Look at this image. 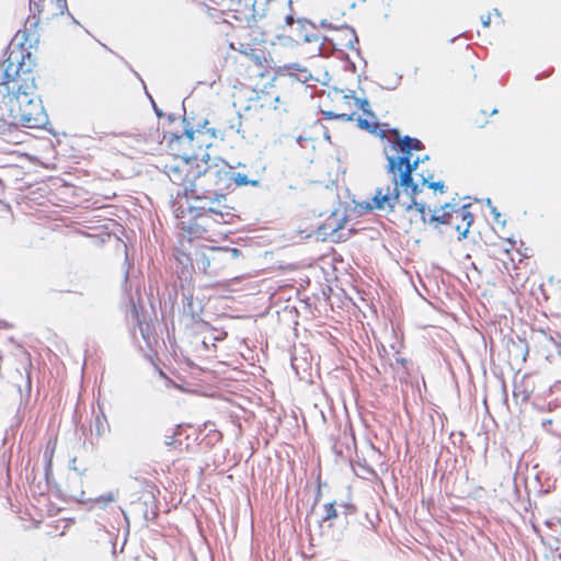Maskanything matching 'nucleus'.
I'll return each mask as SVG.
<instances>
[{
  "label": "nucleus",
  "mask_w": 561,
  "mask_h": 561,
  "mask_svg": "<svg viewBox=\"0 0 561 561\" xmlns=\"http://www.w3.org/2000/svg\"><path fill=\"white\" fill-rule=\"evenodd\" d=\"M51 478H53L51 460L48 459L47 463H45V480H46L47 484L50 483Z\"/></svg>",
  "instance_id": "obj_44"
},
{
  "label": "nucleus",
  "mask_w": 561,
  "mask_h": 561,
  "mask_svg": "<svg viewBox=\"0 0 561 561\" xmlns=\"http://www.w3.org/2000/svg\"><path fill=\"white\" fill-rule=\"evenodd\" d=\"M99 408H101L99 405ZM93 430L95 432V435L98 437L103 436L105 433L110 432V424L107 422V417L102 409H100V413L95 415L94 422H93Z\"/></svg>",
  "instance_id": "obj_24"
},
{
  "label": "nucleus",
  "mask_w": 561,
  "mask_h": 561,
  "mask_svg": "<svg viewBox=\"0 0 561 561\" xmlns=\"http://www.w3.org/2000/svg\"><path fill=\"white\" fill-rule=\"evenodd\" d=\"M396 363L401 366H405L408 364V359L403 358V357H398V358H396Z\"/></svg>",
  "instance_id": "obj_59"
},
{
  "label": "nucleus",
  "mask_w": 561,
  "mask_h": 561,
  "mask_svg": "<svg viewBox=\"0 0 561 561\" xmlns=\"http://www.w3.org/2000/svg\"><path fill=\"white\" fill-rule=\"evenodd\" d=\"M195 266L205 275L216 276L215 273H213V266L208 256L207 247H204L195 253Z\"/></svg>",
  "instance_id": "obj_20"
},
{
  "label": "nucleus",
  "mask_w": 561,
  "mask_h": 561,
  "mask_svg": "<svg viewBox=\"0 0 561 561\" xmlns=\"http://www.w3.org/2000/svg\"><path fill=\"white\" fill-rule=\"evenodd\" d=\"M218 192L208 183L204 182L202 179L195 180L194 178H188L187 184H185V188L183 190V195L187 201L192 203L188 206H197L202 203L201 199H207L213 194H217Z\"/></svg>",
  "instance_id": "obj_9"
},
{
  "label": "nucleus",
  "mask_w": 561,
  "mask_h": 561,
  "mask_svg": "<svg viewBox=\"0 0 561 561\" xmlns=\"http://www.w3.org/2000/svg\"><path fill=\"white\" fill-rule=\"evenodd\" d=\"M388 128H389V124H387V123L378 124V129H376L375 133H371V134L379 137L380 139H385L386 131H388Z\"/></svg>",
  "instance_id": "obj_40"
},
{
  "label": "nucleus",
  "mask_w": 561,
  "mask_h": 561,
  "mask_svg": "<svg viewBox=\"0 0 561 561\" xmlns=\"http://www.w3.org/2000/svg\"><path fill=\"white\" fill-rule=\"evenodd\" d=\"M470 204H465L462 206H458V204L455 202V198H453L451 202H447L439 206L437 209L438 213L448 214L449 216H454L455 219H460L461 222H465V227H462L461 224L455 225V231L458 232V240H463L467 238L469 233V229L473 224V215L470 213Z\"/></svg>",
  "instance_id": "obj_7"
},
{
  "label": "nucleus",
  "mask_w": 561,
  "mask_h": 561,
  "mask_svg": "<svg viewBox=\"0 0 561 561\" xmlns=\"http://www.w3.org/2000/svg\"><path fill=\"white\" fill-rule=\"evenodd\" d=\"M128 320L138 328L141 337L146 345L151 348L152 344L157 342L154 324L152 321H147L140 313L138 307L131 302V309L128 313Z\"/></svg>",
  "instance_id": "obj_12"
},
{
  "label": "nucleus",
  "mask_w": 561,
  "mask_h": 561,
  "mask_svg": "<svg viewBox=\"0 0 561 561\" xmlns=\"http://www.w3.org/2000/svg\"><path fill=\"white\" fill-rule=\"evenodd\" d=\"M391 183L393 184L392 188L390 185H387L386 188L377 187L370 201L360 202L357 206L365 213L375 209H387L388 213H392L396 207L403 202L401 199V193L409 195V201L416 199L417 195L422 193V183L415 182L411 173L392 176Z\"/></svg>",
  "instance_id": "obj_2"
},
{
  "label": "nucleus",
  "mask_w": 561,
  "mask_h": 561,
  "mask_svg": "<svg viewBox=\"0 0 561 561\" xmlns=\"http://www.w3.org/2000/svg\"><path fill=\"white\" fill-rule=\"evenodd\" d=\"M355 105L358 106L362 112L368 117L376 118V114L370 110L369 102L367 98H357L355 99Z\"/></svg>",
  "instance_id": "obj_31"
},
{
  "label": "nucleus",
  "mask_w": 561,
  "mask_h": 561,
  "mask_svg": "<svg viewBox=\"0 0 561 561\" xmlns=\"http://www.w3.org/2000/svg\"><path fill=\"white\" fill-rule=\"evenodd\" d=\"M423 185L433 190L434 193H445L446 191V185H445V182L439 180V181H427L425 179H423Z\"/></svg>",
  "instance_id": "obj_32"
},
{
  "label": "nucleus",
  "mask_w": 561,
  "mask_h": 561,
  "mask_svg": "<svg viewBox=\"0 0 561 561\" xmlns=\"http://www.w3.org/2000/svg\"><path fill=\"white\" fill-rule=\"evenodd\" d=\"M45 0H30V11L35 15L43 12Z\"/></svg>",
  "instance_id": "obj_37"
},
{
  "label": "nucleus",
  "mask_w": 561,
  "mask_h": 561,
  "mask_svg": "<svg viewBox=\"0 0 561 561\" xmlns=\"http://www.w3.org/2000/svg\"><path fill=\"white\" fill-rule=\"evenodd\" d=\"M397 142L402 145L403 147H407L412 152L420 151V150L424 149V145L420 139H417L415 137L408 136V135H405L403 137H399V141H397Z\"/></svg>",
  "instance_id": "obj_27"
},
{
  "label": "nucleus",
  "mask_w": 561,
  "mask_h": 561,
  "mask_svg": "<svg viewBox=\"0 0 561 561\" xmlns=\"http://www.w3.org/2000/svg\"><path fill=\"white\" fill-rule=\"evenodd\" d=\"M388 131H390L392 135H394V137H396V141H399V137H402V136L400 135V131H399V129H398L397 127H393V128H390V127H389V128H388Z\"/></svg>",
  "instance_id": "obj_57"
},
{
  "label": "nucleus",
  "mask_w": 561,
  "mask_h": 561,
  "mask_svg": "<svg viewBox=\"0 0 561 561\" xmlns=\"http://www.w3.org/2000/svg\"><path fill=\"white\" fill-rule=\"evenodd\" d=\"M321 114L324 119H340L344 122H352L354 119L355 113L346 114V113H335L334 111H321Z\"/></svg>",
  "instance_id": "obj_29"
},
{
  "label": "nucleus",
  "mask_w": 561,
  "mask_h": 561,
  "mask_svg": "<svg viewBox=\"0 0 561 561\" xmlns=\"http://www.w3.org/2000/svg\"><path fill=\"white\" fill-rule=\"evenodd\" d=\"M339 513L344 518L346 527L351 530H355L359 526L366 529L374 528V522L369 518L368 514L358 515L356 506L352 503H339Z\"/></svg>",
  "instance_id": "obj_10"
},
{
  "label": "nucleus",
  "mask_w": 561,
  "mask_h": 561,
  "mask_svg": "<svg viewBox=\"0 0 561 561\" xmlns=\"http://www.w3.org/2000/svg\"><path fill=\"white\" fill-rule=\"evenodd\" d=\"M25 55L22 50H10L4 62L3 81L0 82V113H8L9 108L26 107L38 95L35 94L36 84L32 73L35 59L31 53Z\"/></svg>",
  "instance_id": "obj_1"
},
{
  "label": "nucleus",
  "mask_w": 561,
  "mask_h": 561,
  "mask_svg": "<svg viewBox=\"0 0 561 561\" xmlns=\"http://www.w3.org/2000/svg\"><path fill=\"white\" fill-rule=\"evenodd\" d=\"M164 173L169 176L172 183L182 185L183 190L185 188V184H187L188 181V169L185 172L180 165L165 164Z\"/></svg>",
  "instance_id": "obj_19"
},
{
  "label": "nucleus",
  "mask_w": 561,
  "mask_h": 561,
  "mask_svg": "<svg viewBox=\"0 0 561 561\" xmlns=\"http://www.w3.org/2000/svg\"><path fill=\"white\" fill-rule=\"evenodd\" d=\"M168 121L170 123H174L176 121V116L175 114L171 113V114H168Z\"/></svg>",
  "instance_id": "obj_63"
},
{
  "label": "nucleus",
  "mask_w": 561,
  "mask_h": 561,
  "mask_svg": "<svg viewBox=\"0 0 561 561\" xmlns=\"http://www.w3.org/2000/svg\"><path fill=\"white\" fill-rule=\"evenodd\" d=\"M319 38H320V37H319V35H317V34H308V33H306V34L304 35V41H305L306 43L318 42V41H319Z\"/></svg>",
  "instance_id": "obj_46"
},
{
  "label": "nucleus",
  "mask_w": 561,
  "mask_h": 561,
  "mask_svg": "<svg viewBox=\"0 0 561 561\" xmlns=\"http://www.w3.org/2000/svg\"><path fill=\"white\" fill-rule=\"evenodd\" d=\"M214 3L227 8L229 11H233L239 5L240 0H211Z\"/></svg>",
  "instance_id": "obj_38"
},
{
  "label": "nucleus",
  "mask_w": 561,
  "mask_h": 561,
  "mask_svg": "<svg viewBox=\"0 0 561 561\" xmlns=\"http://www.w3.org/2000/svg\"><path fill=\"white\" fill-rule=\"evenodd\" d=\"M182 124L184 126L183 133H172L169 140V148L175 151V153H180L178 147L181 145L184 138H186L190 142H193L195 140V134L197 133L185 114L182 117Z\"/></svg>",
  "instance_id": "obj_14"
},
{
  "label": "nucleus",
  "mask_w": 561,
  "mask_h": 561,
  "mask_svg": "<svg viewBox=\"0 0 561 561\" xmlns=\"http://www.w3.org/2000/svg\"><path fill=\"white\" fill-rule=\"evenodd\" d=\"M323 510L324 515L322 516L320 523L331 522L332 519L340 517L339 504L335 501L324 504Z\"/></svg>",
  "instance_id": "obj_28"
},
{
  "label": "nucleus",
  "mask_w": 561,
  "mask_h": 561,
  "mask_svg": "<svg viewBox=\"0 0 561 561\" xmlns=\"http://www.w3.org/2000/svg\"><path fill=\"white\" fill-rule=\"evenodd\" d=\"M339 31H342L344 33V36L342 38V41H344V46L348 49L355 50L356 54L358 56H360V49L355 47V44L358 43V36H357L354 27H352L347 24H344V25L340 26Z\"/></svg>",
  "instance_id": "obj_21"
},
{
  "label": "nucleus",
  "mask_w": 561,
  "mask_h": 561,
  "mask_svg": "<svg viewBox=\"0 0 561 561\" xmlns=\"http://www.w3.org/2000/svg\"><path fill=\"white\" fill-rule=\"evenodd\" d=\"M332 449H333V451H334V454H335L336 456H342V450H341V449H337V446H336V445H333Z\"/></svg>",
  "instance_id": "obj_64"
},
{
  "label": "nucleus",
  "mask_w": 561,
  "mask_h": 561,
  "mask_svg": "<svg viewBox=\"0 0 561 561\" xmlns=\"http://www.w3.org/2000/svg\"><path fill=\"white\" fill-rule=\"evenodd\" d=\"M146 94L151 103V106H152V110L154 111L157 117L161 118L164 116V113L163 111L157 105V103L154 102L153 98L149 94L148 91H146Z\"/></svg>",
  "instance_id": "obj_42"
},
{
  "label": "nucleus",
  "mask_w": 561,
  "mask_h": 561,
  "mask_svg": "<svg viewBox=\"0 0 561 561\" xmlns=\"http://www.w3.org/2000/svg\"><path fill=\"white\" fill-rule=\"evenodd\" d=\"M320 25L322 27H327V28H330V30H340V26H334L333 24L329 23L327 20H322Z\"/></svg>",
  "instance_id": "obj_50"
},
{
  "label": "nucleus",
  "mask_w": 561,
  "mask_h": 561,
  "mask_svg": "<svg viewBox=\"0 0 561 561\" xmlns=\"http://www.w3.org/2000/svg\"><path fill=\"white\" fill-rule=\"evenodd\" d=\"M331 80V76L328 71H325L322 76V79L314 78V81L321 83L322 85H328L329 81Z\"/></svg>",
  "instance_id": "obj_45"
},
{
  "label": "nucleus",
  "mask_w": 561,
  "mask_h": 561,
  "mask_svg": "<svg viewBox=\"0 0 561 561\" xmlns=\"http://www.w3.org/2000/svg\"><path fill=\"white\" fill-rule=\"evenodd\" d=\"M193 288L188 286L185 287V284L181 283V295L183 298V311L184 313L195 319L202 312V307L194 301V293Z\"/></svg>",
  "instance_id": "obj_15"
},
{
  "label": "nucleus",
  "mask_w": 561,
  "mask_h": 561,
  "mask_svg": "<svg viewBox=\"0 0 561 561\" xmlns=\"http://www.w3.org/2000/svg\"><path fill=\"white\" fill-rule=\"evenodd\" d=\"M355 232L356 231L353 228L347 230V232L343 231V229L342 230L331 229L329 231V225L328 224L321 225L318 228V230H317L318 237H322L323 240H324L325 237L329 236L331 241L335 242V243L347 241Z\"/></svg>",
  "instance_id": "obj_17"
},
{
  "label": "nucleus",
  "mask_w": 561,
  "mask_h": 561,
  "mask_svg": "<svg viewBox=\"0 0 561 561\" xmlns=\"http://www.w3.org/2000/svg\"><path fill=\"white\" fill-rule=\"evenodd\" d=\"M205 133L209 134V136L211 138H216L217 137V130L215 128H207Z\"/></svg>",
  "instance_id": "obj_58"
},
{
  "label": "nucleus",
  "mask_w": 561,
  "mask_h": 561,
  "mask_svg": "<svg viewBox=\"0 0 561 561\" xmlns=\"http://www.w3.org/2000/svg\"><path fill=\"white\" fill-rule=\"evenodd\" d=\"M119 496V490H111L105 494H102L95 499H93V503L98 505L100 508L105 510L110 503L117 501Z\"/></svg>",
  "instance_id": "obj_26"
},
{
  "label": "nucleus",
  "mask_w": 561,
  "mask_h": 561,
  "mask_svg": "<svg viewBox=\"0 0 561 561\" xmlns=\"http://www.w3.org/2000/svg\"><path fill=\"white\" fill-rule=\"evenodd\" d=\"M419 175H420V178H421V182H422V183H423V179H425V180H427V181H432V179H433V176H434V175H433V173H432V172H430V171H427L426 173H425V172H422V173H420Z\"/></svg>",
  "instance_id": "obj_51"
},
{
  "label": "nucleus",
  "mask_w": 561,
  "mask_h": 561,
  "mask_svg": "<svg viewBox=\"0 0 561 561\" xmlns=\"http://www.w3.org/2000/svg\"><path fill=\"white\" fill-rule=\"evenodd\" d=\"M357 126L368 133H375V130L378 129V123L369 122L360 116L357 118Z\"/></svg>",
  "instance_id": "obj_33"
},
{
  "label": "nucleus",
  "mask_w": 561,
  "mask_h": 561,
  "mask_svg": "<svg viewBox=\"0 0 561 561\" xmlns=\"http://www.w3.org/2000/svg\"><path fill=\"white\" fill-rule=\"evenodd\" d=\"M270 0H240L239 5L232 11L233 19L239 22H245L248 26L252 27L260 20L265 18L267 11V4Z\"/></svg>",
  "instance_id": "obj_6"
},
{
  "label": "nucleus",
  "mask_w": 561,
  "mask_h": 561,
  "mask_svg": "<svg viewBox=\"0 0 561 561\" xmlns=\"http://www.w3.org/2000/svg\"><path fill=\"white\" fill-rule=\"evenodd\" d=\"M481 22H482V25L484 27H489L490 26V23H491V18L490 15H482L481 16Z\"/></svg>",
  "instance_id": "obj_53"
},
{
  "label": "nucleus",
  "mask_w": 561,
  "mask_h": 561,
  "mask_svg": "<svg viewBox=\"0 0 561 561\" xmlns=\"http://www.w3.org/2000/svg\"><path fill=\"white\" fill-rule=\"evenodd\" d=\"M229 181H230V186L232 184H234L236 186H245V185L259 186L260 185V180L249 179L248 175L244 173L234 172L233 167H231V165H230Z\"/></svg>",
  "instance_id": "obj_22"
},
{
  "label": "nucleus",
  "mask_w": 561,
  "mask_h": 561,
  "mask_svg": "<svg viewBox=\"0 0 561 561\" xmlns=\"http://www.w3.org/2000/svg\"><path fill=\"white\" fill-rule=\"evenodd\" d=\"M290 77H294L297 81L301 83H307L309 81H314V77L312 73L307 69V72H299V75H295L293 72H289Z\"/></svg>",
  "instance_id": "obj_36"
},
{
  "label": "nucleus",
  "mask_w": 561,
  "mask_h": 561,
  "mask_svg": "<svg viewBox=\"0 0 561 561\" xmlns=\"http://www.w3.org/2000/svg\"><path fill=\"white\" fill-rule=\"evenodd\" d=\"M225 253L227 254V262L231 264L234 260L242 255V252L238 248L222 247Z\"/></svg>",
  "instance_id": "obj_34"
},
{
  "label": "nucleus",
  "mask_w": 561,
  "mask_h": 561,
  "mask_svg": "<svg viewBox=\"0 0 561 561\" xmlns=\"http://www.w3.org/2000/svg\"><path fill=\"white\" fill-rule=\"evenodd\" d=\"M49 123L48 115L38 96L26 107L0 113V135L10 134L16 127L44 128Z\"/></svg>",
  "instance_id": "obj_3"
},
{
  "label": "nucleus",
  "mask_w": 561,
  "mask_h": 561,
  "mask_svg": "<svg viewBox=\"0 0 561 561\" xmlns=\"http://www.w3.org/2000/svg\"><path fill=\"white\" fill-rule=\"evenodd\" d=\"M202 167V170L199 168L195 172V180H204V182L208 183L219 193H225L230 188V165L225 160L211 167Z\"/></svg>",
  "instance_id": "obj_5"
},
{
  "label": "nucleus",
  "mask_w": 561,
  "mask_h": 561,
  "mask_svg": "<svg viewBox=\"0 0 561 561\" xmlns=\"http://www.w3.org/2000/svg\"><path fill=\"white\" fill-rule=\"evenodd\" d=\"M297 23L301 26V28H305V25L310 22L307 21L306 19H298Z\"/></svg>",
  "instance_id": "obj_61"
},
{
  "label": "nucleus",
  "mask_w": 561,
  "mask_h": 561,
  "mask_svg": "<svg viewBox=\"0 0 561 561\" xmlns=\"http://www.w3.org/2000/svg\"><path fill=\"white\" fill-rule=\"evenodd\" d=\"M346 220H347V216L344 215L343 218L339 221V224L333 229L342 230Z\"/></svg>",
  "instance_id": "obj_56"
},
{
  "label": "nucleus",
  "mask_w": 561,
  "mask_h": 561,
  "mask_svg": "<svg viewBox=\"0 0 561 561\" xmlns=\"http://www.w3.org/2000/svg\"><path fill=\"white\" fill-rule=\"evenodd\" d=\"M454 219V216H449L448 214H438V210L435 208L427 221L437 229L439 225L453 226Z\"/></svg>",
  "instance_id": "obj_25"
},
{
  "label": "nucleus",
  "mask_w": 561,
  "mask_h": 561,
  "mask_svg": "<svg viewBox=\"0 0 561 561\" xmlns=\"http://www.w3.org/2000/svg\"><path fill=\"white\" fill-rule=\"evenodd\" d=\"M491 214H492L493 219H494V221H495L496 224H500V225H502V226H505L506 220H505V219H503V220L501 219V218H502V215H501V213L497 210V208H496V207H491Z\"/></svg>",
  "instance_id": "obj_43"
},
{
  "label": "nucleus",
  "mask_w": 561,
  "mask_h": 561,
  "mask_svg": "<svg viewBox=\"0 0 561 561\" xmlns=\"http://www.w3.org/2000/svg\"><path fill=\"white\" fill-rule=\"evenodd\" d=\"M84 495H85L84 491H80L79 495L76 497V501L79 503L93 502V499H85Z\"/></svg>",
  "instance_id": "obj_47"
},
{
  "label": "nucleus",
  "mask_w": 561,
  "mask_h": 561,
  "mask_svg": "<svg viewBox=\"0 0 561 561\" xmlns=\"http://www.w3.org/2000/svg\"><path fill=\"white\" fill-rule=\"evenodd\" d=\"M125 272H124V290L127 291L129 270L133 267V261L129 260L127 251L125 252Z\"/></svg>",
  "instance_id": "obj_35"
},
{
  "label": "nucleus",
  "mask_w": 561,
  "mask_h": 561,
  "mask_svg": "<svg viewBox=\"0 0 561 561\" xmlns=\"http://www.w3.org/2000/svg\"><path fill=\"white\" fill-rule=\"evenodd\" d=\"M343 99L344 100L353 99L355 101V99H357V96H356L354 90H348V92L343 95Z\"/></svg>",
  "instance_id": "obj_55"
},
{
  "label": "nucleus",
  "mask_w": 561,
  "mask_h": 561,
  "mask_svg": "<svg viewBox=\"0 0 561 561\" xmlns=\"http://www.w3.org/2000/svg\"><path fill=\"white\" fill-rule=\"evenodd\" d=\"M75 463H76V458H72L71 463H70V466H69V468H70L71 470L77 471L79 476H83L87 469H83L82 471H79Z\"/></svg>",
  "instance_id": "obj_52"
},
{
  "label": "nucleus",
  "mask_w": 561,
  "mask_h": 561,
  "mask_svg": "<svg viewBox=\"0 0 561 561\" xmlns=\"http://www.w3.org/2000/svg\"><path fill=\"white\" fill-rule=\"evenodd\" d=\"M392 151H396L397 154H389L387 149L385 148V154L387 164L385 167L386 172L392 176L401 175V172L404 171L407 165L411 162L413 152L409 150L407 147L398 144L397 141L392 142L390 146Z\"/></svg>",
  "instance_id": "obj_8"
},
{
  "label": "nucleus",
  "mask_w": 561,
  "mask_h": 561,
  "mask_svg": "<svg viewBox=\"0 0 561 561\" xmlns=\"http://www.w3.org/2000/svg\"><path fill=\"white\" fill-rule=\"evenodd\" d=\"M56 7L57 9L59 10V14L62 15V14H67V15H71V13L69 12L68 10V4H67V0H56Z\"/></svg>",
  "instance_id": "obj_41"
},
{
  "label": "nucleus",
  "mask_w": 561,
  "mask_h": 561,
  "mask_svg": "<svg viewBox=\"0 0 561 561\" xmlns=\"http://www.w3.org/2000/svg\"><path fill=\"white\" fill-rule=\"evenodd\" d=\"M398 206H401L405 211H410L412 209H415L424 224H428V218H426V209L431 210L430 206H427L424 202H419L417 199L409 201V202H402V204H399Z\"/></svg>",
  "instance_id": "obj_23"
},
{
  "label": "nucleus",
  "mask_w": 561,
  "mask_h": 561,
  "mask_svg": "<svg viewBox=\"0 0 561 561\" xmlns=\"http://www.w3.org/2000/svg\"><path fill=\"white\" fill-rule=\"evenodd\" d=\"M340 59L344 60L345 62L351 60L350 55L346 53H341Z\"/></svg>",
  "instance_id": "obj_62"
},
{
  "label": "nucleus",
  "mask_w": 561,
  "mask_h": 561,
  "mask_svg": "<svg viewBox=\"0 0 561 561\" xmlns=\"http://www.w3.org/2000/svg\"><path fill=\"white\" fill-rule=\"evenodd\" d=\"M344 69H345V70H347V71H351V72L355 73V72H356V65H355V62L351 59V60H348V61L346 62V65H345Z\"/></svg>",
  "instance_id": "obj_49"
},
{
  "label": "nucleus",
  "mask_w": 561,
  "mask_h": 561,
  "mask_svg": "<svg viewBox=\"0 0 561 561\" xmlns=\"http://www.w3.org/2000/svg\"><path fill=\"white\" fill-rule=\"evenodd\" d=\"M208 256L213 266V273L218 275L229 264L227 262V254L221 247H207Z\"/></svg>",
  "instance_id": "obj_18"
},
{
  "label": "nucleus",
  "mask_w": 561,
  "mask_h": 561,
  "mask_svg": "<svg viewBox=\"0 0 561 561\" xmlns=\"http://www.w3.org/2000/svg\"><path fill=\"white\" fill-rule=\"evenodd\" d=\"M26 23H30V26L23 30L18 31L13 41H18V48L15 50H22L24 55L30 53L28 50L24 49V46L27 44V49L36 47L39 43V34L37 32L39 18L35 19L33 22H30V20L26 21ZM25 60L27 61V56H25Z\"/></svg>",
  "instance_id": "obj_13"
},
{
  "label": "nucleus",
  "mask_w": 561,
  "mask_h": 561,
  "mask_svg": "<svg viewBox=\"0 0 561 561\" xmlns=\"http://www.w3.org/2000/svg\"><path fill=\"white\" fill-rule=\"evenodd\" d=\"M283 68L285 70H287L288 73L291 72L293 70L297 71V72H300V73L301 72H307V68L301 66L299 62L286 64V65L283 66Z\"/></svg>",
  "instance_id": "obj_39"
},
{
  "label": "nucleus",
  "mask_w": 561,
  "mask_h": 561,
  "mask_svg": "<svg viewBox=\"0 0 561 561\" xmlns=\"http://www.w3.org/2000/svg\"><path fill=\"white\" fill-rule=\"evenodd\" d=\"M181 159L184 164L188 167V178H194L195 172L204 167H211L213 164H217L222 161L219 157H211L207 151L203 153L193 152V153H174V159Z\"/></svg>",
  "instance_id": "obj_11"
},
{
  "label": "nucleus",
  "mask_w": 561,
  "mask_h": 561,
  "mask_svg": "<svg viewBox=\"0 0 561 561\" xmlns=\"http://www.w3.org/2000/svg\"><path fill=\"white\" fill-rule=\"evenodd\" d=\"M285 22L287 25H291L294 22H295V19L291 14H288L286 18H285Z\"/></svg>",
  "instance_id": "obj_60"
},
{
  "label": "nucleus",
  "mask_w": 561,
  "mask_h": 561,
  "mask_svg": "<svg viewBox=\"0 0 561 561\" xmlns=\"http://www.w3.org/2000/svg\"><path fill=\"white\" fill-rule=\"evenodd\" d=\"M53 453H54V448L51 450H49V448L47 447L45 453H44V459H45V462L47 463L48 459L51 460L53 458Z\"/></svg>",
  "instance_id": "obj_54"
},
{
  "label": "nucleus",
  "mask_w": 561,
  "mask_h": 561,
  "mask_svg": "<svg viewBox=\"0 0 561 561\" xmlns=\"http://www.w3.org/2000/svg\"><path fill=\"white\" fill-rule=\"evenodd\" d=\"M197 206H188V213L195 218H213L217 224H229L234 217L232 206H229L226 193L213 194L207 199H201Z\"/></svg>",
  "instance_id": "obj_4"
},
{
  "label": "nucleus",
  "mask_w": 561,
  "mask_h": 561,
  "mask_svg": "<svg viewBox=\"0 0 561 561\" xmlns=\"http://www.w3.org/2000/svg\"><path fill=\"white\" fill-rule=\"evenodd\" d=\"M207 124H208V121L204 119L203 122L197 123L196 127H194V128L198 134H203L204 133L203 129L206 128Z\"/></svg>",
  "instance_id": "obj_48"
},
{
  "label": "nucleus",
  "mask_w": 561,
  "mask_h": 561,
  "mask_svg": "<svg viewBox=\"0 0 561 561\" xmlns=\"http://www.w3.org/2000/svg\"><path fill=\"white\" fill-rule=\"evenodd\" d=\"M428 160H430V156L428 154H425L423 157L417 156L415 159L411 160V162L407 165L404 171L401 172V174H403V173H411V175H413L414 172L417 170L419 165L421 163H424V162L428 161Z\"/></svg>",
  "instance_id": "obj_30"
},
{
  "label": "nucleus",
  "mask_w": 561,
  "mask_h": 561,
  "mask_svg": "<svg viewBox=\"0 0 561 561\" xmlns=\"http://www.w3.org/2000/svg\"><path fill=\"white\" fill-rule=\"evenodd\" d=\"M134 505L140 511L145 522L152 520L157 517L154 496L152 494H145L140 496Z\"/></svg>",
  "instance_id": "obj_16"
}]
</instances>
